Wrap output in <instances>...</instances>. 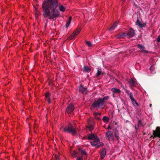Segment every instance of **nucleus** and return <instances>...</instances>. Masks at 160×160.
Masks as SVG:
<instances>
[{
    "label": "nucleus",
    "mask_w": 160,
    "mask_h": 160,
    "mask_svg": "<svg viewBox=\"0 0 160 160\" xmlns=\"http://www.w3.org/2000/svg\"><path fill=\"white\" fill-rule=\"evenodd\" d=\"M58 0H45L42 3L43 15L45 18L56 19L60 16V12L57 9Z\"/></svg>",
    "instance_id": "1"
},
{
    "label": "nucleus",
    "mask_w": 160,
    "mask_h": 160,
    "mask_svg": "<svg viewBox=\"0 0 160 160\" xmlns=\"http://www.w3.org/2000/svg\"><path fill=\"white\" fill-rule=\"evenodd\" d=\"M105 106V104L103 103L101 100L99 98L94 101L91 106V107L92 108H98L103 109Z\"/></svg>",
    "instance_id": "2"
},
{
    "label": "nucleus",
    "mask_w": 160,
    "mask_h": 160,
    "mask_svg": "<svg viewBox=\"0 0 160 160\" xmlns=\"http://www.w3.org/2000/svg\"><path fill=\"white\" fill-rule=\"evenodd\" d=\"M65 132L70 133L72 135L77 134L76 130L71 124H69L68 126H65L63 129Z\"/></svg>",
    "instance_id": "3"
},
{
    "label": "nucleus",
    "mask_w": 160,
    "mask_h": 160,
    "mask_svg": "<svg viewBox=\"0 0 160 160\" xmlns=\"http://www.w3.org/2000/svg\"><path fill=\"white\" fill-rule=\"evenodd\" d=\"M81 29L80 28H77L76 30L70 36L68 39L69 40L73 39L75 36H77L80 33Z\"/></svg>",
    "instance_id": "4"
},
{
    "label": "nucleus",
    "mask_w": 160,
    "mask_h": 160,
    "mask_svg": "<svg viewBox=\"0 0 160 160\" xmlns=\"http://www.w3.org/2000/svg\"><path fill=\"white\" fill-rule=\"evenodd\" d=\"M106 137L107 139H111L112 140H114V137L113 133L111 131H108L106 134Z\"/></svg>",
    "instance_id": "5"
},
{
    "label": "nucleus",
    "mask_w": 160,
    "mask_h": 160,
    "mask_svg": "<svg viewBox=\"0 0 160 160\" xmlns=\"http://www.w3.org/2000/svg\"><path fill=\"white\" fill-rule=\"evenodd\" d=\"M135 34V31L132 28H131L126 33L127 36H128L129 38L133 37L134 36Z\"/></svg>",
    "instance_id": "6"
},
{
    "label": "nucleus",
    "mask_w": 160,
    "mask_h": 160,
    "mask_svg": "<svg viewBox=\"0 0 160 160\" xmlns=\"http://www.w3.org/2000/svg\"><path fill=\"white\" fill-rule=\"evenodd\" d=\"M74 109V106L72 104H70L67 108L66 112L68 114H70L72 112Z\"/></svg>",
    "instance_id": "7"
},
{
    "label": "nucleus",
    "mask_w": 160,
    "mask_h": 160,
    "mask_svg": "<svg viewBox=\"0 0 160 160\" xmlns=\"http://www.w3.org/2000/svg\"><path fill=\"white\" fill-rule=\"evenodd\" d=\"M79 92L82 94H86L87 89L86 87H84L82 85H81L79 87Z\"/></svg>",
    "instance_id": "8"
},
{
    "label": "nucleus",
    "mask_w": 160,
    "mask_h": 160,
    "mask_svg": "<svg viewBox=\"0 0 160 160\" xmlns=\"http://www.w3.org/2000/svg\"><path fill=\"white\" fill-rule=\"evenodd\" d=\"M138 48H139L141 51L145 53H147L148 52L145 50V47L144 46L138 44L137 45Z\"/></svg>",
    "instance_id": "9"
},
{
    "label": "nucleus",
    "mask_w": 160,
    "mask_h": 160,
    "mask_svg": "<svg viewBox=\"0 0 160 160\" xmlns=\"http://www.w3.org/2000/svg\"><path fill=\"white\" fill-rule=\"evenodd\" d=\"M127 36L126 33L122 32L118 34L116 37L118 38H123Z\"/></svg>",
    "instance_id": "10"
},
{
    "label": "nucleus",
    "mask_w": 160,
    "mask_h": 160,
    "mask_svg": "<svg viewBox=\"0 0 160 160\" xmlns=\"http://www.w3.org/2000/svg\"><path fill=\"white\" fill-rule=\"evenodd\" d=\"M106 154V149L104 148H102L101 149V152L100 153L101 159H103L105 157Z\"/></svg>",
    "instance_id": "11"
},
{
    "label": "nucleus",
    "mask_w": 160,
    "mask_h": 160,
    "mask_svg": "<svg viewBox=\"0 0 160 160\" xmlns=\"http://www.w3.org/2000/svg\"><path fill=\"white\" fill-rule=\"evenodd\" d=\"M114 134L115 137L116 138L117 140H118L120 138L119 136V133L118 131L116 128L114 130Z\"/></svg>",
    "instance_id": "12"
},
{
    "label": "nucleus",
    "mask_w": 160,
    "mask_h": 160,
    "mask_svg": "<svg viewBox=\"0 0 160 160\" xmlns=\"http://www.w3.org/2000/svg\"><path fill=\"white\" fill-rule=\"evenodd\" d=\"M50 94L48 92H47L45 94V98L48 103H50L51 102V100L50 98Z\"/></svg>",
    "instance_id": "13"
},
{
    "label": "nucleus",
    "mask_w": 160,
    "mask_h": 160,
    "mask_svg": "<svg viewBox=\"0 0 160 160\" xmlns=\"http://www.w3.org/2000/svg\"><path fill=\"white\" fill-rule=\"evenodd\" d=\"M90 120L88 121V125L87 126V128H88L90 131H91L93 129L94 127L93 125L90 123Z\"/></svg>",
    "instance_id": "14"
},
{
    "label": "nucleus",
    "mask_w": 160,
    "mask_h": 160,
    "mask_svg": "<svg viewBox=\"0 0 160 160\" xmlns=\"http://www.w3.org/2000/svg\"><path fill=\"white\" fill-rule=\"evenodd\" d=\"M118 25V22H115L109 28L110 30H113L117 27Z\"/></svg>",
    "instance_id": "15"
},
{
    "label": "nucleus",
    "mask_w": 160,
    "mask_h": 160,
    "mask_svg": "<svg viewBox=\"0 0 160 160\" xmlns=\"http://www.w3.org/2000/svg\"><path fill=\"white\" fill-rule=\"evenodd\" d=\"M78 149L82 155H86L87 153L85 149H82L80 148H78Z\"/></svg>",
    "instance_id": "16"
},
{
    "label": "nucleus",
    "mask_w": 160,
    "mask_h": 160,
    "mask_svg": "<svg viewBox=\"0 0 160 160\" xmlns=\"http://www.w3.org/2000/svg\"><path fill=\"white\" fill-rule=\"evenodd\" d=\"M91 71V69L87 66H84L83 71L84 72H89Z\"/></svg>",
    "instance_id": "17"
},
{
    "label": "nucleus",
    "mask_w": 160,
    "mask_h": 160,
    "mask_svg": "<svg viewBox=\"0 0 160 160\" xmlns=\"http://www.w3.org/2000/svg\"><path fill=\"white\" fill-rule=\"evenodd\" d=\"M129 83L130 84V85L133 86H135L136 84L135 80L132 78H131L130 80L129 81Z\"/></svg>",
    "instance_id": "18"
},
{
    "label": "nucleus",
    "mask_w": 160,
    "mask_h": 160,
    "mask_svg": "<svg viewBox=\"0 0 160 160\" xmlns=\"http://www.w3.org/2000/svg\"><path fill=\"white\" fill-rule=\"evenodd\" d=\"M111 91L114 93H120L121 92L119 89L114 88H112Z\"/></svg>",
    "instance_id": "19"
},
{
    "label": "nucleus",
    "mask_w": 160,
    "mask_h": 160,
    "mask_svg": "<svg viewBox=\"0 0 160 160\" xmlns=\"http://www.w3.org/2000/svg\"><path fill=\"white\" fill-rule=\"evenodd\" d=\"M72 19V18L71 17H69L68 20V21H67V23L65 25L66 28H67L68 27V26L71 21Z\"/></svg>",
    "instance_id": "20"
},
{
    "label": "nucleus",
    "mask_w": 160,
    "mask_h": 160,
    "mask_svg": "<svg viewBox=\"0 0 160 160\" xmlns=\"http://www.w3.org/2000/svg\"><path fill=\"white\" fill-rule=\"evenodd\" d=\"M109 98V97L108 96H106L104 97L103 98H100L101 100V101L103 102L104 104H105V101L107 100Z\"/></svg>",
    "instance_id": "21"
},
{
    "label": "nucleus",
    "mask_w": 160,
    "mask_h": 160,
    "mask_svg": "<svg viewBox=\"0 0 160 160\" xmlns=\"http://www.w3.org/2000/svg\"><path fill=\"white\" fill-rule=\"evenodd\" d=\"M129 97L130 98L132 102L134 103L136 100L134 99L133 97V94L132 92H130L129 94Z\"/></svg>",
    "instance_id": "22"
},
{
    "label": "nucleus",
    "mask_w": 160,
    "mask_h": 160,
    "mask_svg": "<svg viewBox=\"0 0 160 160\" xmlns=\"http://www.w3.org/2000/svg\"><path fill=\"white\" fill-rule=\"evenodd\" d=\"M95 135L94 134H91L89 135L88 137V139L89 140L93 139L94 138V137H95Z\"/></svg>",
    "instance_id": "23"
},
{
    "label": "nucleus",
    "mask_w": 160,
    "mask_h": 160,
    "mask_svg": "<svg viewBox=\"0 0 160 160\" xmlns=\"http://www.w3.org/2000/svg\"><path fill=\"white\" fill-rule=\"evenodd\" d=\"M93 141H94V142H99L100 141L99 138L96 135H95V137H94V138H93Z\"/></svg>",
    "instance_id": "24"
},
{
    "label": "nucleus",
    "mask_w": 160,
    "mask_h": 160,
    "mask_svg": "<svg viewBox=\"0 0 160 160\" xmlns=\"http://www.w3.org/2000/svg\"><path fill=\"white\" fill-rule=\"evenodd\" d=\"M66 9V8L62 5H61L59 7V10L60 11L63 12Z\"/></svg>",
    "instance_id": "25"
},
{
    "label": "nucleus",
    "mask_w": 160,
    "mask_h": 160,
    "mask_svg": "<svg viewBox=\"0 0 160 160\" xmlns=\"http://www.w3.org/2000/svg\"><path fill=\"white\" fill-rule=\"evenodd\" d=\"M103 145V143L102 142H99L96 144L95 147L97 148H99L102 146Z\"/></svg>",
    "instance_id": "26"
},
{
    "label": "nucleus",
    "mask_w": 160,
    "mask_h": 160,
    "mask_svg": "<svg viewBox=\"0 0 160 160\" xmlns=\"http://www.w3.org/2000/svg\"><path fill=\"white\" fill-rule=\"evenodd\" d=\"M102 73V71L101 69H98L97 71V73L96 74V77H98Z\"/></svg>",
    "instance_id": "27"
},
{
    "label": "nucleus",
    "mask_w": 160,
    "mask_h": 160,
    "mask_svg": "<svg viewBox=\"0 0 160 160\" xmlns=\"http://www.w3.org/2000/svg\"><path fill=\"white\" fill-rule=\"evenodd\" d=\"M102 120L104 122H108L109 120V118L106 116H104L102 118Z\"/></svg>",
    "instance_id": "28"
},
{
    "label": "nucleus",
    "mask_w": 160,
    "mask_h": 160,
    "mask_svg": "<svg viewBox=\"0 0 160 160\" xmlns=\"http://www.w3.org/2000/svg\"><path fill=\"white\" fill-rule=\"evenodd\" d=\"M142 125V121L141 120H139L138 122V128H139V127L141 126Z\"/></svg>",
    "instance_id": "29"
},
{
    "label": "nucleus",
    "mask_w": 160,
    "mask_h": 160,
    "mask_svg": "<svg viewBox=\"0 0 160 160\" xmlns=\"http://www.w3.org/2000/svg\"><path fill=\"white\" fill-rule=\"evenodd\" d=\"M146 24L143 23H141L140 24H139V26L141 28H142L145 27L146 26Z\"/></svg>",
    "instance_id": "30"
},
{
    "label": "nucleus",
    "mask_w": 160,
    "mask_h": 160,
    "mask_svg": "<svg viewBox=\"0 0 160 160\" xmlns=\"http://www.w3.org/2000/svg\"><path fill=\"white\" fill-rule=\"evenodd\" d=\"M86 44L88 45V47H90L92 46L91 43L89 41H86Z\"/></svg>",
    "instance_id": "31"
},
{
    "label": "nucleus",
    "mask_w": 160,
    "mask_h": 160,
    "mask_svg": "<svg viewBox=\"0 0 160 160\" xmlns=\"http://www.w3.org/2000/svg\"><path fill=\"white\" fill-rule=\"evenodd\" d=\"M77 160H83V158L82 156H80L77 158Z\"/></svg>",
    "instance_id": "32"
},
{
    "label": "nucleus",
    "mask_w": 160,
    "mask_h": 160,
    "mask_svg": "<svg viewBox=\"0 0 160 160\" xmlns=\"http://www.w3.org/2000/svg\"><path fill=\"white\" fill-rule=\"evenodd\" d=\"M140 23H140V22L139 21L138 19H138L137 20V22H136V24H137V25L139 26V24H140Z\"/></svg>",
    "instance_id": "33"
},
{
    "label": "nucleus",
    "mask_w": 160,
    "mask_h": 160,
    "mask_svg": "<svg viewBox=\"0 0 160 160\" xmlns=\"http://www.w3.org/2000/svg\"><path fill=\"white\" fill-rule=\"evenodd\" d=\"M35 12L36 15L38 16L39 15L40 12L39 11H38L37 9H36Z\"/></svg>",
    "instance_id": "34"
},
{
    "label": "nucleus",
    "mask_w": 160,
    "mask_h": 160,
    "mask_svg": "<svg viewBox=\"0 0 160 160\" xmlns=\"http://www.w3.org/2000/svg\"><path fill=\"white\" fill-rule=\"evenodd\" d=\"M94 115V118L98 120H100V118L99 117H98V116H97V115Z\"/></svg>",
    "instance_id": "35"
},
{
    "label": "nucleus",
    "mask_w": 160,
    "mask_h": 160,
    "mask_svg": "<svg viewBox=\"0 0 160 160\" xmlns=\"http://www.w3.org/2000/svg\"><path fill=\"white\" fill-rule=\"evenodd\" d=\"M91 144L92 145V146H94V147H95L96 146V144H95L94 143V141L93 142H90Z\"/></svg>",
    "instance_id": "36"
},
{
    "label": "nucleus",
    "mask_w": 160,
    "mask_h": 160,
    "mask_svg": "<svg viewBox=\"0 0 160 160\" xmlns=\"http://www.w3.org/2000/svg\"><path fill=\"white\" fill-rule=\"evenodd\" d=\"M149 69L152 73V71H153V66H151L150 68Z\"/></svg>",
    "instance_id": "37"
},
{
    "label": "nucleus",
    "mask_w": 160,
    "mask_h": 160,
    "mask_svg": "<svg viewBox=\"0 0 160 160\" xmlns=\"http://www.w3.org/2000/svg\"><path fill=\"white\" fill-rule=\"evenodd\" d=\"M76 154H77L76 152L75 151H74L73 152V154L72 155V156L73 157L75 158L76 157Z\"/></svg>",
    "instance_id": "38"
},
{
    "label": "nucleus",
    "mask_w": 160,
    "mask_h": 160,
    "mask_svg": "<svg viewBox=\"0 0 160 160\" xmlns=\"http://www.w3.org/2000/svg\"><path fill=\"white\" fill-rule=\"evenodd\" d=\"M101 114V113L95 112L94 113V115H100Z\"/></svg>",
    "instance_id": "39"
},
{
    "label": "nucleus",
    "mask_w": 160,
    "mask_h": 160,
    "mask_svg": "<svg viewBox=\"0 0 160 160\" xmlns=\"http://www.w3.org/2000/svg\"><path fill=\"white\" fill-rule=\"evenodd\" d=\"M157 41L158 42H160V36H159L157 39Z\"/></svg>",
    "instance_id": "40"
},
{
    "label": "nucleus",
    "mask_w": 160,
    "mask_h": 160,
    "mask_svg": "<svg viewBox=\"0 0 160 160\" xmlns=\"http://www.w3.org/2000/svg\"><path fill=\"white\" fill-rule=\"evenodd\" d=\"M112 128L110 126V125H108V127L107 128V129L109 130V129H111Z\"/></svg>",
    "instance_id": "41"
},
{
    "label": "nucleus",
    "mask_w": 160,
    "mask_h": 160,
    "mask_svg": "<svg viewBox=\"0 0 160 160\" xmlns=\"http://www.w3.org/2000/svg\"><path fill=\"white\" fill-rule=\"evenodd\" d=\"M55 157L56 160H59V158L58 156H55Z\"/></svg>",
    "instance_id": "42"
},
{
    "label": "nucleus",
    "mask_w": 160,
    "mask_h": 160,
    "mask_svg": "<svg viewBox=\"0 0 160 160\" xmlns=\"http://www.w3.org/2000/svg\"><path fill=\"white\" fill-rule=\"evenodd\" d=\"M134 102L136 104L137 106H139V104H138V103L136 101L135 102Z\"/></svg>",
    "instance_id": "43"
},
{
    "label": "nucleus",
    "mask_w": 160,
    "mask_h": 160,
    "mask_svg": "<svg viewBox=\"0 0 160 160\" xmlns=\"http://www.w3.org/2000/svg\"><path fill=\"white\" fill-rule=\"evenodd\" d=\"M138 128V126H136L135 127V129L136 130H137L138 129V128Z\"/></svg>",
    "instance_id": "44"
},
{
    "label": "nucleus",
    "mask_w": 160,
    "mask_h": 160,
    "mask_svg": "<svg viewBox=\"0 0 160 160\" xmlns=\"http://www.w3.org/2000/svg\"><path fill=\"white\" fill-rule=\"evenodd\" d=\"M150 107H151L152 106V104H150Z\"/></svg>",
    "instance_id": "45"
},
{
    "label": "nucleus",
    "mask_w": 160,
    "mask_h": 160,
    "mask_svg": "<svg viewBox=\"0 0 160 160\" xmlns=\"http://www.w3.org/2000/svg\"><path fill=\"white\" fill-rule=\"evenodd\" d=\"M122 1H123V0H122Z\"/></svg>",
    "instance_id": "46"
}]
</instances>
